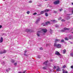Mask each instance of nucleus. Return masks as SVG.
Masks as SVG:
<instances>
[{
    "mask_svg": "<svg viewBox=\"0 0 73 73\" xmlns=\"http://www.w3.org/2000/svg\"><path fill=\"white\" fill-rule=\"evenodd\" d=\"M46 32H47V29H42L41 31H38L37 32V36H38V37H40V34H39L38 33H41V32H44V33H46Z\"/></svg>",
    "mask_w": 73,
    "mask_h": 73,
    "instance_id": "nucleus-1",
    "label": "nucleus"
},
{
    "mask_svg": "<svg viewBox=\"0 0 73 73\" xmlns=\"http://www.w3.org/2000/svg\"><path fill=\"white\" fill-rule=\"evenodd\" d=\"M48 24H50V21H48L45 23H43L42 24V25H43V26H45L46 25H48Z\"/></svg>",
    "mask_w": 73,
    "mask_h": 73,
    "instance_id": "nucleus-2",
    "label": "nucleus"
},
{
    "mask_svg": "<svg viewBox=\"0 0 73 73\" xmlns=\"http://www.w3.org/2000/svg\"><path fill=\"white\" fill-rule=\"evenodd\" d=\"M54 46H55V47H57L58 48H61V45H60V44H56V43L54 44Z\"/></svg>",
    "mask_w": 73,
    "mask_h": 73,
    "instance_id": "nucleus-3",
    "label": "nucleus"
},
{
    "mask_svg": "<svg viewBox=\"0 0 73 73\" xmlns=\"http://www.w3.org/2000/svg\"><path fill=\"white\" fill-rule=\"evenodd\" d=\"M64 30H61V31L62 32H65V31L67 30H69V29H68L66 27H65L64 29Z\"/></svg>",
    "mask_w": 73,
    "mask_h": 73,
    "instance_id": "nucleus-4",
    "label": "nucleus"
},
{
    "mask_svg": "<svg viewBox=\"0 0 73 73\" xmlns=\"http://www.w3.org/2000/svg\"><path fill=\"white\" fill-rule=\"evenodd\" d=\"M48 62V61L47 60V61H45L43 63V65H45L46 66V67H48V66H49V65L48 66L47 65V63Z\"/></svg>",
    "mask_w": 73,
    "mask_h": 73,
    "instance_id": "nucleus-5",
    "label": "nucleus"
},
{
    "mask_svg": "<svg viewBox=\"0 0 73 73\" xmlns=\"http://www.w3.org/2000/svg\"><path fill=\"white\" fill-rule=\"evenodd\" d=\"M7 52V50H4L3 51H1L0 52V53L1 54H3V53H5Z\"/></svg>",
    "mask_w": 73,
    "mask_h": 73,
    "instance_id": "nucleus-6",
    "label": "nucleus"
},
{
    "mask_svg": "<svg viewBox=\"0 0 73 73\" xmlns=\"http://www.w3.org/2000/svg\"><path fill=\"white\" fill-rule=\"evenodd\" d=\"M59 3H60V1H56L54 2V4L55 5L56 4H59Z\"/></svg>",
    "mask_w": 73,
    "mask_h": 73,
    "instance_id": "nucleus-7",
    "label": "nucleus"
},
{
    "mask_svg": "<svg viewBox=\"0 0 73 73\" xmlns=\"http://www.w3.org/2000/svg\"><path fill=\"white\" fill-rule=\"evenodd\" d=\"M44 12H49V11H52V10L50 9H46L44 10Z\"/></svg>",
    "mask_w": 73,
    "mask_h": 73,
    "instance_id": "nucleus-8",
    "label": "nucleus"
},
{
    "mask_svg": "<svg viewBox=\"0 0 73 73\" xmlns=\"http://www.w3.org/2000/svg\"><path fill=\"white\" fill-rule=\"evenodd\" d=\"M40 19L39 18H38L36 20V24H37L40 21Z\"/></svg>",
    "mask_w": 73,
    "mask_h": 73,
    "instance_id": "nucleus-9",
    "label": "nucleus"
},
{
    "mask_svg": "<svg viewBox=\"0 0 73 73\" xmlns=\"http://www.w3.org/2000/svg\"><path fill=\"white\" fill-rule=\"evenodd\" d=\"M55 54L56 55H58V56H60V52L58 51H56L55 53Z\"/></svg>",
    "mask_w": 73,
    "mask_h": 73,
    "instance_id": "nucleus-10",
    "label": "nucleus"
},
{
    "mask_svg": "<svg viewBox=\"0 0 73 73\" xmlns=\"http://www.w3.org/2000/svg\"><path fill=\"white\" fill-rule=\"evenodd\" d=\"M56 71L57 72H59V71H61L60 68L58 66Z\"/></svg>",
    "mask_w": 73,
    "mask_h": 73,
    "instance_id": "nucleus-11",
    "label": "nucleus"
},
{
    "mask_svg": "<svg viewBox=\"0 0 73 73\" xmlns=\"http://www.w3.org/2000/svg\"><path fill=\"white\" fill-rule=\"evenodd\" d=\"M60 41V39H55V42H59V41Z\"/></svg>",
    "mask_w": 73,
    "mask_h": 73,
    "instance_id": "nucleus-12",
    "label": "nucleus"
},
{
    "mask_svg": "<svg viewBox=\"0 0 73 73\" xmlns=\"http://www.w3.org/2000/svg\"><path fill=\"white\" fill-rule=\"evenodd\" d=\"M3 41V37H1L0 38V42L1 43Z\"/></svg>",
    "mask_w": 73,
    "mask_h": 73,
    "instance_id": "nucleus-13",
    "label": "nucleus"
},
{
    "mask_svg": "<svg viewBox=\"0 0 73 73\" xmlns=\"http://www.w3.org/2000/svg\"><path fill=\"white\" fill-rule=\"evenodd\" d=\"M62 70L63 71V73H68V72H67V71L65 70H64V69H62Z\"/></svg>",
    "mask_w": 73,
    "mask_h": 73,
    "instance_id": "nucleus-14",
    "label": "nucleus"
},
{
    "mask_svg": "<svg viewBox=\"0 0 73 73\" xmlns=\"http://www.w3.org/2000/svg\"><path fill=\"white\" fill-rule=\"evenodd\" d=\"M51 21H52V22H53L54 23H57V21L55 20H52Z\"/></svg>",
    "mask_w": 73,
    "mask_h": 73,
    "instance_id": "nucleus-15",
    "label": "nucleus"
},
{
    "mask_svg": "<svg viewBox=\"0 0 73 73\" xmlns=\"http://www.w3.org/2000/svg\"><path fill=\"white\" fill-rule=\"evenodd\" d=\"M45 12V11H41L40 13V14H41V15L42 14H44V13Z\"/></svg>",
    "mask_w": 73,
    "mask_h": 73,
    "instance_id": "nucleus-16",
    "label": "nucleus"
},
{
    "mask_svg": "<svg viewBox=\"0 0 73 73\" xmlns=\"http://www.w3.org/2000/svg\"><path fill=\"white\" fill-rule=\"evenodd\" d=\"M30 29H26V32H30Z\"/></svg>",
    "mask_w": 73,
    "mask_h": 73,
    "instance_id": "nucleus-17",
    "label": "nucleus"
},
{
    "mask_svg": "<svg viewBox=\"0 0 73 73\" xmlns=\"http://www.w3.org/2000/svg\"><path fill=\"white\" fill-rule=\"evenodd\" d=\"M63 54H65V53H66V50L64 49V50H63Z\"/></svg>",
    "mask_w": 73,
    "mask_h": 73,
    "instance_id": "nucleus-18",
    "label": "nucleus"
},
{
    "mask_svg": "<svg viewBox=\"0 0 73 73\" xmlns=\"http://www.w3.org/2000/svg\"><path fill=\"white\" fill-rule=\"evenodd\" d=\"M45 16H46V17L48 16V14L47 13H45Z\"/></svg>",
    "mask_w": 73,
    "mask_h": 73,
    "instance_id": "nucleus-19",
    "label": "nucleus"
},
{
    "mask_svg": "<svg viewBox=\"0 0 73 73\" xmlns=\"http://www.w3.org/2000/svg\"><path fill=\"white\" fill-rule=\"evenodd\" d=\"M70 55L72 57H73V52L71 53V54H70Z\"/></svg>",
    "mask_w": 73,
    "mask_h": 73,
    "instance_id": "nucleus-20",
    "label": "nucleus"
},
{
    "mask_svg": "<svg viewBox=\"0 0 73 73\" xmlns=\"http://www.w3.org/2000/svg\"><path fill=\"white\" fill-rule=\"evenodd\" d=\"M66 68V66L64 65L63 66V67H62V68L63 69H64V68Z\"/></svg>",
    "mask_w": 73,
    "mask_h": 73,
    "instance_id": "nucleus-21",
    "label": "nucleus"
},
{
    "mask_svg": "<svg viewBox=\"0 0 73 73\" xmlns=\"http://www.w3.org/2000/svg\"><path fill=\"white\" fill-rule=\"evenodd\" d=\"M62 19V18L61 17H60L59 18H58V20H61Z\"/></svg>",
    "mask_w": 73,
    "mask_h": 73,
    "instance_id": "nucleus-22",
    "label": "nucleus"
},
{
    "mask_svg": "<svg viewBox=\"0 0 73 73\" xmlns=\"http://www.w3.org/2000/svg\"><path fill=\"white\" fill-rule=\"evenodd\" d=\"M65 40H66V41L68 40V38L67 37H66L65 38Z\"/></svg>",
    "mask_w": 73,
    "mask_h": 73,
    "instance_id": "nucleus-23",
    "label": "nucleus"
},
{
    "mask_svg": "<svg viewBox=\"0 0 73 73\" xmlns=\"http://www.w3.org/2000/svg\"><path fill=\"white\" fill-rule=\"evenodd\" d=\"M61 42H64V40H61Z\"/></svg>",
    "mask_w": 73,
    "mask_h": 73,
    "instance_id": "nucleus-24",
    "label": "nucleus"
},
{
    "mask_svg": "<svg viewBox=\"0 0 73 73\" xmlns=\"http://www.w3.org/2000/svg\"><path fill=\"white\" fill-rule=\"evenodd\" d=\"M42 69H44V70H45L46 69V67H43Z\"/></svg>",
    "mask_w": 73,
    "mask_h": 73,
    "instance_id": "nucleus-25",
    "label": "nucleus"
},
{
    "mask_svg": "<svg viewBox=\"0 0 73 73\" xmlns=\"http://www.w3.org/2000/svg\"><path fill=\"white\" fill-rule=\"evenodd\" d=\"M50 33H52V30H51V29H50Z\"/></svg>",
    "mask_w": 73,
    "mask_h": 73,
    "instance_id": "nucleus-26",
    "label": "nucleus"
},
{
    "mask_svg": "<svg viewBox=\"0 0 73 73\" xmlns=\"http://www.w3.org/2000/svg\"><path fill=\"white\" fill-rule=\"evenodd\" d=\"M61 21H65V20L64 19H62L61 20Z\"/></svg>",
    "mask_w": 73,
    "mask_h": 73,
    "instance_id": "nucleus-27",
    "label": "nucleus"
},
{
    "mask_svg": "<svg viewBox=\"0 0 73 73\" xmlns=\"http://www.w3.org/2000/svg\"><path fill=\"white\" fill-rule=\"evenodd\" d=\"M27 14H29L30 13V11H28L27 12Z\"/></svg>",
    "mask_w": 73,
    "mask_h": 73,
    "instance_id": "nucleus-28",
    "label": "nucleus"
},
{
    "mask_svg": "<svg viewBox=\"0 0 73 73\" xmlns=\"http://www.w3.org/2000/svg\"><path fill=\"white\" fill-rule=\"evenodd\" d=\"M69 19H70V17H68L67 18V20H69Z\"/></svg>",
    "mask_w": 73,
    "mask_h": 73,
    "instance_id": "nucleus-29",
    "label": "nucleus"
},
{
    "mask_svg": "<svg viewBox=\"0 0 73 73\" xmlns=\"http://www.w3.org/2000/svg\"><path fill=\"white\" fill-rule=\"evenodd\" d=\"M37 57L38 58H40V56H37Z\"/></svg>",
    "mask_w": 73,
    "mask_h": 73,
    "instance_id": "nucleus-30",
    "label": "nucleus"
},
{
    "mask_svg": "<svg viewBox=\"0 0 73 73\" xmlns=\"http://www.w3.org/2000/svg\"><path fill=\"white\" fill-rule=\"evenodd\" d=\"M40 50H43V48L42 47H40Z\"/></svg>",
    "mask_w": 73,
    "mask_h": 73,
    "instance_id": "nucleus-31",
    "label": "nucleus"
},
{
    "mask_svg": "<svg viewBox=\"0 0 73 73\" xmlns=\"http://www.w3.org/2000/svg\"><path fill=\"white\" fill-rule=\"evenodd\" d=\"M62 10H63V9H59V11L60 12H61V11H62Z\"/></svg>",
    "mask_w": 73,
    "mask_h": 73,
    "instance_id": "nucleus-32",
    "label": "nucleus"
},
{
    "mask_svg": "<svg viewBox=\"0 0 73 73\" xmlns=\"http://www.w3.org/2000/svg\"><path fill=\"white\" fill-rule=\"evenodd\" d=\"M37 14L36 13H35L33 14V15H36Z\"/></svg>",
    "mask_w": 73,
    "mask_h": 73,
    "instance_id": "nucleus-33",
    "label": "nucleus"
},
{
    "mask_svg": "<svg viewBox=\"0 0 73 73\" xmlns=\"http://www.w3.org/2000/svg\"><path fill=\"white\" fill-rule=\"evenodd\" d=\"M1 63L3 65H4V62H2Z\"/></svg>",
    "mask_w": 73,
    "mask_h": 73,
    "instance_id": "nucleus-34",
    "label": "nucleus"
},
{
    "mask_svg": "<svg viewBox=\"0 0 73 73\" xmlns=\"http://www.w3.org/2000/svg\"><path fill=\"white\" fill-rule=\"evenodd\" d=\"M17 62L15 63H14V65H15V66H16V65H17Z\"/></svg>",
    "mask_w": 73,
    "mask_h": 73,
    "instance_id": "nucleus-35",
    "label": "nucleus"
},
{
    "mask_svg": "<svg viewBox=\"0 0 73 73\" xmlns=\"http://www.w3.org/2000/svg\"><path fill=\"white\" fill-rule=\"evenodd\" d=\"M56 68V66H54V68H53L54 69H55Z\"/></svg>",
    "mask_w": 73,
    "mask_h": 73,
    "instance_id": "nucleus-36",
    "label": "nucleus"
},
{
    "mask_svg": "<svg viewBox=\"0 0 73 73\" xmlns=\"http://www.w3.org/2000/svg\"><path fill=\"white\" fill-rule=\"evenodd\" d=\"M11 62H15V61L14 60H11Z\"/></svg>",
    "mask_w": 73,
    "mask_h": 73,
    "instance_id": "nucleus-37",
    "label": "nucleus"
},
{
    "mask_svg": "<svg viewBox=\"0 0 73 73\" xmlns=\"http://www.w3.org/2000/svg\"><path fill=\"white\" fill-rule=\"evenodd\" d=\"M25 72H26V70H25L22 72V73H25Z\"/></svg>",
    "mask_w": 73,
    "mask_h": 73,
    "instance_id": "nucleus-38",
    "label": "nucleus"
},
{
    "mask_svg": "<svg viewBox=\"0 0 73 73\" xmlns=\"http://www.w3.org/2000/svg\"><path fill=\"white\" fill-rule=\"evenodd\" d=\"M29 3H32V1H29Z\"/></svg>",
    "mask_w": 73,
    "mask_h": 73,
    "instance_id": "nucleus-39",
    "label": "nucleus"
},
{
    "mask_svg": "<svg viewBox=\"0 0 73 73\" xmlns=\"http://www.w3.org/2000/svg\"><path fill=\"white\" fill-rule=\"evenodd\" d=\"M71 68H72V69H73V66H71Z\"/></svg>",
    "mask_w": 73,
    "mask_h": 73,
    "instance_id": "nucleus-40",
    "label": "nucleus"
},
{
    "mask_svg": "<svg viewBox=\"0 0 73 73\" xmlns=\"http://www.w3.org/2000/svg\"><path fill=\"white\" fill-rule=\"evenodd\" d=\"M2 28V26L0 25V28Z\"/></svg>",
    "mask_w": 73,
    "mask_h": 73,
    "instance_id": "nucleus-41",
    "label": "nucleus"
},
{
    "mask_svg": "<svg viewBox=\"0 0 73 73\" xmlns=\"http://www.w3.org/2000/svg\"><path fill=\"white\" fill-rule=\"evenodd\" d=\"M18 73H23L22 72H18Z\"/></svg>",
    "mask_w": 73,
    "mask_h": 73,
    "instance_id": "nucleus-42",
    "label": "nucleus"
},
{
    "mask_svg": "<svg viewBox=\"0 0 73 73\" xmlns=\"http://www.w3.org/2000/svg\"><path fill=\"white\" fill-rule=\"evenodd\" d=\"M11 70V68H8V70Z\"/></svg>",
    "mask_w": 73,
    "mask_h": 73,
    "instance_id": "nucleus-43",
    "label": "nucleus"
},
{
    "mask_svg": "<svg viewBox=\"0 0 73 73\" xmlns=\"http://www.w3.org/2000/svg\"><path fill=\"white\" fill-rule=\"evenodd\" d=\"M24 52H25V53H26V52H27V51H26V50L25 51H24Z\"/></svg>",
    "mask_w": 73,
    "mask_h": 73,
    "instance_id": "nucleus-44",
    "label": "nucleus"
},
{
    "mask_svg": "<svg viewBox=\"0 0 73 73\" xmlns=\"http://www.w3.org/2000/svg\"><path fill=\"white\" fill-rule=\"evenodd\" d=\"M6 71H7V72H8V70H6Z\"/></svg>",
    "mask_w": 73,
    "mask_h": 73,
    "instance_id": "nucleus-45",
    "label": "nucleus"
},
{
    "mask_svg": "<svg viewBox=\"0 0 73 73\" xmlns=\"http://www.w3.org/2000/svg\"><path fill=\"white\" fill-rule=\"evenodd\" d=\"M54 13H56V11H54Z\"/></svg>",
    "mask_w": 73,
    "mask_h": 73,
    "instance_id": "nucleus-46",
    "label": "nucleus"
},
{
    "mask_svg": "<svg viewBox=\"0 0 73 73\" xmlns=\"http://www.w3.org/2000/svg\"><path fill=\"white\" fill-rule=\"evenodd\" d=\"M72 13H73V11H72Z\"/></svg>",
    "mask_w": 73,
    "mask_h": 73,
    "instance_id": "nucleus-47",
    "label": "nucleus"
},
{
    "mask_svg": "<svg viewBox=\"0 0 73 73\" xmlns=\"http://www.w3.org/2000/svg\"><path fill=\"white\" fill-rule=\"evenodd\" d=\"M70 43L71 44H73V42H70Z\"/></svg>",
    "mask_w": 73,
    "mask_h": 73,
    "instance_id": "nucleus-48",
    "label": "nucleus"
},
{
    "mask_svg": "<svg viewBox=\"0 0 73 73\" xmlns=\"http://www.w3.org/2000/svg\"><path fill=\"white\" fill-rule=\"evenodd\" d=\"M25 56H26V54H24Z\"/></svg>",
    "mask_w": 73,
    "mask_h": 73,
    "instance_id": "nucleus-49",
    "label": "nucleus"
},
{
    "mask_svg": "<svg viewBox=\"0 0 73 73\" xmlns=\"http://www.w3.org/2000/svg\"><path fill=\"white\" fill-rule=\"evenodd\" d=\"M56 27H58V25L56 26Z\"/></svg>",
    "mask_w": 73,
    "mask_h": 73,
    "instance_id": "nucleus-50",
    "label": "nucleus"
},
{
    "mask_svg": "<svg viewBox=\"0 0 73 73\" xmlns=\"http://www.w3.org/2000/svg\"><path fill=\"white\" fill-rule=\"evenodd\" d=\"M72 5H73V3H72Z\"/></svg>",
    "mask_w": 73,
    "mask_h": 73,
    "instance_id": "nucleus-51",
    "label": "nucleus"
},
{
    "mask_svg": "<svg viewBox=\"0 0 73 73\" xmlns=\"http://www.w3.org/2000/svg\"><path fill=\"white\" fill-rule=\"evenodd\" d=\"M44 0L45 1H47L48 0Z\"/></svg>",
    "mask_w": 73,
    "mask_h": 73,
    "instance_id": "nucleus-52",
    "label": "nucleus"
},
{
    "mask_svg": "<svg viewBox=\"0 0 73 73\" xmlns=\"http://www.w3.org/2000/svg\"><path fill=\"white\" fill-rule=\"evenodd\" d=\"M71 33L73 34V32H72Z\"/></svg>",
    "mask_w": 73,
    "mask_h": 73,
    "instance_id": "nucleus-53",
    "label": "nucleus"
},
{
    "mask_svg": "<svg viewBox=\"0 0 73 73\" xmlns=\"http://www.w3.org/2000/svg\"><path fill=\"white\" fill-rule=\"evenodd\" d=\"M4 57H3V58H4Z\"/></svg>",
    "mask_w": 73,
    "mask_h": 73,
    "instance_id": "nucleus-54",
    "label": "nucleus"
}]
</instances>
